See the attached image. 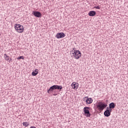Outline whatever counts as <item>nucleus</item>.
I'll return each mask as SVG.
<instances>
[{
  "label": "nucleus",
  "mask_w": 128,
  "mask_h": 128,
  "mask_svg": "<svg viewBox=\"0 0 128 128\" xmlns=\"http://www.w3.org/2000/svg\"><path fill=\"white\" fill-rule=\"evenodd\" d=\"M96 14V11L92 10L88 12V16H94Z\"/></svg>",
  "instance_id": "9"
},
{
  "label": "nucleus",
  "mask_w": 128,
  "mask_h": 128,
  "mask_svg": "<svg viewBox=\"0 0 128 128\" xmlns=\"http://www.w3.org/2000/svg\"><path fill=\"white\" fill-rule=\"evenodd\" d=\"M87 98H88V97H84V98H83V100H84V102H86V99H87Z\"/></svg>",
  "instance_id": "19"
},
{
  "label": "nucleus",
  "mask_w": 128,
  "mask_h": 128,
  "mask_svg": "<svg viewBox=\"0 0 128 128\" xmlns=\"http://www.w3.org/2000/svg\"><path fill=\"white\" fill-rule=\"evenodd\" d=\"M65 36H66V34L64 32L58 33L56 34V38H64Z\"/></svg>",
  "instance_id": "6"
},
{
  "label": "nucleus",
  "mask_w": 128,
  "mask_h": 128,
  "mask_svg": "<svg viewBox=\"0 0 128 128\" xmlns=\"http://www.w3.org/2000/svg\"><path fill=\"white\" fill-rule=\"evenodd\" d=\"M110 112H108V111H104V116H105L108 117L110 116Z\"/></svg>",
  "instance_id": "12"
},
{
  "label": "nucleus",
  "mask_w": 128,
  "mask_h": 128,
  "mask_svg": "<svg viewBox=\"0 0 128 128\" xmlns=\"http://www.w3.org/2000/svg\"><path fill=\"white\" fill-rule=\"evenodd\" d=\"M80 56H82V54H80Z\"/></svg>",
  "instance_id": "22"
},
{
  "label": "nucleus",
  "mask_w": 128,
  "mask_h": 128,
  "mask_svg": "<svg viewBox=\"0 0 128 128\" xmlns=\"http://www.w3.org/2000/svg\"><path fill=\"white\" fill-rule=\"evenodd\" d=\"M108 106V104L103 103L102 102H98V104L97 105V108L100 112H102L106 107Z\"/></svg>",
  "instance_id": "2"
},
{
  "label": "nucleus",
  "mask_w": 128,
  "mask_h": 128,
  "mask_svg": "<svg viewBox=\"0 0 128 128\" xmlns=\"http://www.w3.org/2000/svg\"><path fill=\"white\" fill-rule=\"evenodd\" d=\"M23 126H30V124H28V122H23V124H22Z\"/></svg>",
  "instance_id": "14"
},
{
  "label": "nucleus",
  "mask_w": 128,
  "mask_h": 128,
  "mask_svg": "<svg viewBox=\"0 0 128 128\" xmlns=\"http://www.w3.org/2000/svg\"><path fill=\"white\" fill-rule=\"evenodd\" d=\"M33 14L34 16H36V18H40V16H42V14L40 13V12H39L34 11Z\"/></svg>",
  "instance_id": "7"
},
{
  "label": "nucleus",
  "mask_w": 128,
  "mask_h": 128,
  "mask_svg": "<svg viewBox=\"0 0 128 128\" xmlns=\"http://www.w3.org/2000/svg\"><path fill=\"white\" fill-rule=\"evenodd\" d=\"M72 54L76 60H78L79 58H80V50H75Z\"/></svg>",
  "instance_id": "5"
},
{
  "label": "nucleus",
  "mask_w": 128,
  "mask_h": 128,
  "mask_svg": "<svg viewBox=\"0 0 128 128\" xmlns=\"http://www.w3.org/2000/svg\"><path fill=\"white\" fill-rule=\"evenodd\" d=\"M90 108L86 107V106L84 108V112L86 118H90L91 116L90 113Z\"/></svg>",
  "instance_id": "4"
},
{
  "label": "nucleus",
  "mask_w": 128,
  "mask_h": 128,
  "mask_svg": "<svg viewBox=\"0 0 128 128\" xmlns=\"http://www.w3.org/2000/svg\"><path fill=\"white\" fill-rule=\"evenodd\" d=\"M30 128H36V126H30Z\"/></svg>",
  "instance_id": "21"
},
{
  "label": "nucleus",
  "mask_w": 128,
  "mask_h": 128,
  "mask_svg": "<svg viewBox=\"0 0 128 128\" xmlns=\"http://www.w3.org/2000/svg\"><path fill=\"white\" fill-rule=\"evenodd\" d=\"M58 93H54L53 94V96H58Z\"/></svg>",
  "instance_id": "20"
},
{
  "label": "nucleus",
  "mask_w": 128,
  "mask_h": 128,
  "mask_svg": "<svg viewBox=\"0 0 128 128\" xmlns=\"http://www.w3.org/2000/svg\"><path fill=\"white\" fill-rule=\"evenodd\" d=\"M94 8H96V10H100V6H95Z\"/></svg>",
  "instance_id": "18"
},
{
  "label": "nucleus",
  "mask_w": 128,
  "mask_h": 128,
  "mask_svg": "<svg viewBox=\"0 0 128 128\" xmlns=\"http://www.w3.org/2000/svg\"><path fill=\"white\" fill-rule=\"evenodd\" d=\"M4 58L6 60H10V57L8 56L6 54H4Z\"/></svg>",
  "instance_id": "15"
},
{
  "label": "nucleus",
  "mask_w": 128,
  "mask_h": 128,
  "mask_svg": "<svg viewBox=\"0 0 128 128\" xmlns=\"http://www.w3.org/2000/svg\"><path fill=\"white\" fill-rule=\"evenodd\" d=\"M109 108L111 110L112 108H116V104H114V102H112L110 103L109 104Z\"/></svg>",
  "instance_id": "10"
},
{
  "label": "nucleus",
  "mask_w": 128,
  "mask_h": 128,
  "mask_svg": "<svg viewBox=\"0 0 128 128\" xmlns=\"http://www.w3.org/2000/svg\"><path fill=\"white\" fill-rule=\"evenodd\" d=\"M62 88V86L54 85L48 90V94H50L52 92H54V90H60Z\"/></svg>",
  "instance_id": "3"
},
{
  "label": "nucleus",
  "mask_w": 128,
  "mask_h": 128,
  "mask_svg": "<svg viewBox=\"0 0 128 128\" xmlns=\"http://www.w3.org/2000/svg\"><path fill=\"white\" fill-rule=\"evenodd\" d=\"M17 60H24V56H20L17 58Z\"/></svg>",
  "instance_id": "17"
},
{
  "label": "nucleus",
  "mask_w": 128,
  "mask_h": 128,
  "mask_svg": "<svg viewBox=\"0 0 128 128\" xmlns=\"http://www.w3.org/2000/svg\"><path fill=\"white\" fill-rule=\"evenodd\" d=\"M92 102V98H88L86 100V104H90Z\"/></svg>",
  "instance_id": "11"
},
{
  "label": "nucleus",
  "mask_w": 128,
  "mask_h": 128,
  "mask_svg": "<svg viewBox=\"0 0 128 128\" xmlns=\"http://www.w3.org/2000/svg\"><path fill=\"white\" fill-rule=\"evenodd\" d=\"M14 28L16 32H19V34H22V32H24V26L20 25V24H14Z\"/></svg>",
  "instance_id": "1"
},
{
  "label": "nucleus",
  "mask_w": 128,
  "mask_h": 128,
  "mask_svg": "<svg viewBox=\"0 0 128 128\" xmlns=\"http://www.w3.org/2000/svg\"><path fill=\"white\" fill-rule=\"evenodd\" d=\"M112 110L110 108V107H107L106 108V110L105 112H112Z\"/></svg>",
  "instance_id": "16"
},
{
  "label": "nucleus",
  "mask_w": 128,
  "mask_h": 128,
  "mask_svg": "<svg viewBox=\"0 0 128 128\" xmlns=\"http://www.w3.org/2000/svg\"><path fill=\"white\" fill-rule=\"evenodd\" d=\"M38 74V69H36L32 72V75L33 76H36V74Z\"/></svg>",
  "instance_id": "13"
},
{
  "label": "nucleus",
  "mask_w": 128,
  "mask_h": 128,
  "mask_svg": "<svg viewBox=\"0 0 128 128\" xmlns=\"http://www.w3.org/2000/svg\"><path fill=\"white\" fill-rule=\"evenodd\" d=\"M71 86L74 90H77L78 88V84L76 82H72Z\"/></svg>",
  "instance_id": "8"
}]
</instances>
